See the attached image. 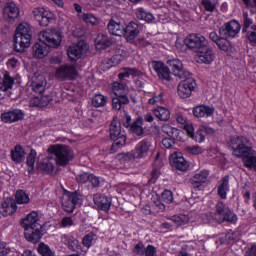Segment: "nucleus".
<instances>
[{
  "label": "nucleus",
  "mask_w": 256,
  "mask_h": 256,
  "mask_svg": "<svg viewBox=\"0 0 256 256\" xmlns=\"http://www.w3.org/2000/svg\"><path fill=\"white\" fill-rule=\"evenodd\" d=\"M228 145L233 155L242 160L244 167L256 173V151L249 146V139L245 136H232Z\"/></svg>",
  "instance_id": "nucleus-1"
},
{
  "label": "nucleus",
  "mask_w": 256,
  "mask_h": 256,
  "mask_svg": "<svg viewBox=\"0 0 256 256\" xmlns=\"http://www.w3.org/2000/svg\"><path fill=\"white\" fill-rule=\"evenodd\" d=\"M63 41V34L57 29H48L40 33V42L32 47V55L35 59H44L51 52V49H59Z\"/></svg>",
  "instance_id": "nucleus-2"
},
{
  "label": "nucleus",
  "mask_w": 256,
  "mask_h": 256,
  "mask_svg": "<svg viewBox=\"0 0 256 256\" xmlns=\"http://www.w3.org/2000/svg\"><path fill=\"white\" fill-rule=\"evenodd\" d=\"M241 33V23L233 19L224 23L217 32L213 31L209 34V39L217 45L221 51H229V41L235 39Z\"/></svg>",
  "instance_id": "nucleus-3"
},
{
  "label": "nucleus",
  "mask_w": 256,
  "mask_h": 256,
  "mask_svg": "<svg viewBox=\"0 0 256 256\" xmlns=\"http://www.w3.org/2000/svg\"><path fill=\"white\" fill-rule=\"evenodd\" d=\"M20 226L24 229V237L29 243H39L43 238V225L39 224V213L30 212L20 221Z\"/></svg>",
  "instance_id": "nucleus-4"
},
{
  "label": "nucleus",
  "mask_w": 256,
  "mask_h": 256,
  "mask_svg": "<svg viewBox=\"0 0 256 256\" xmlns=\"http://www.w3.org/2000/svg\"><path fill=\"white\" fill-rule=\"evenodd\" d=\"M33 39V32L31 26L27 22L19 24L14 35V49L17 53H23L25 49L31 47V40Z\"/></svg>",
  "instance_id": "nucleus-5"
},
{
  "label": "nucleus",
  "mask_w": 256,
  "mask_h": 256,
  "mask_svg": "<svg viewBox=\"0 0 256 256\" xmlns=\"http://www.w3.org/2000/svg\"><path fill=\"white\" fill-rule=\"evenodd\" d=\"M213 219L219 225H223V223H229L230 225H237L239 221V217L235 212L226 206L223 201H218L215 205Z\"/></svg>",
  "instance_id": "nucleus-6"
},
{
  "label": "nucleus",
  "mask_w": 256,
  "mask_h": 256,
  "mask_svg": "<svg viewBox=\"0 0 256 256\" xmlns=\"http://www.w3.org/2000/svg\"><path fill=\"white\" fill-rule=\"evenodd\" d=\"M84 199L85 196H83V192L80 190H64L62 198L63 211H65V213H73L77 207H81V205H83Z\"/></svg>",
  "instance_id": "nucleus-7"
},
{
  "label": "nucleus",
  "mask_w": 256,
  "mask_h": 256,
  "mask_svg": "<svg viewBox=\"0 0 256 256\" xmlns=\"http://www.w3.org/2000/svg\"><path fill=\"white\" fill-rule=\"evenodd\" d=\"M109 131L110 139L113 141L111 151H117L127 145V136L125 135V131L121 128V121H119V119L114 118L112 120Z\"/></svg>",
  "instance_id": "nucleus-8"
},
{
  "label": "nucleus",
  "mask_w": 256,
  "mask_h": 256,
  "mask_svg": "<svg viewBox=\"0 0 256 256\" xmlns=\"http://www.w3.org/2000/svg\"><path fill=\"white\" fill-rule=\"evenodd\" d=\"M49 152L54 155L58 167H67L73 159V150L64 144H55L49 148Z\"/></svg>",
  "instance_id": "nucleus-9"
},
{
  "label": "nucleus",
  "mask_w": 256,
  "mask_h": 256,
  "mask_svg": "<svg viewBox=\"0 0 256 256\" xmlns=\"http://www.w3.org/2000/svg\"><path fill=\"white\" fill-rule=\"evenodd\" d=\"M184 44L188 49L199 52L201 49H205L209 45V41L205 39V36L201 34H189L184 39Z\"/></svg>",
  "instance_id": "nucleus-10"
},
{
  "label": "nucleus",
  "mask_w": 256,
  "mask_h": 256,
  "mask_svg": "<svg viewBox=\"0 0 256 256\" xmlns=\"http://www.w3.org/2000/svg\"><path fill=\"white\" fill-rule=\"evenodd\" d=\"M195 89H197V80L191 77L186 78L178 85V95L181 99H189Z\"/></svg>",
  "instance_id": "nucleus-11"
},
{
  "label": "nucleus",
  "mask_w": 256,
  "mask_h": 256,
  "mask_svg": "<svg viewBox=\"0 0 256 256\" xmlns=\"http://www.w3.org/2000/svg\"><path fill=\"white\" fill-rule=\"evenodd\" d=\"M55 75L61 81H74L78 73L75 66L64 64L56 69Z\"/></svg>",
  "instance_id": "nucleus-12"
},
{
  "label": "nucleus",
  "mask_w": 256,
  "mask_h": 256,
  "mask_svg": "<svg viewBox=\"0 0 256 256\" xmlns=\"http://www.w3.org/2000/svg\"><path fill=\"white\" fill-rule=\"evenodd\" d=\"M85 53H87V44L85 42H78L67 49L68 58L72 63L79 61Z\"/></svg>",
  "instance_id": "nucleus-13"
},
{
  "label": "nucleus",
  "mask_w": 256,
  "mask_h": 256,
  "mask_svg": "<svg viewBox=\"0 0 256 256\" xmlns=\"http://www.w3.org/2000/svg\"><path fill=\"white\" fill-rule=\"evenodd\" d=\"M139 24L135 21L129 22L126 26H124V31L122 37L126 40L130 45H135V39L139 37Z\"/></svg>",
  "instance_id": "nucleus-14"
},
{
  "label": "nucleus",
  "mask_w": 256,
  "mask_h": 256,
  "mask_svg": "<svg viewBox=\"0 0 256 256\" xmlns=\"http://www.w3.org/2000/svg\"><path fill=\"white\" fill-rule=\"evenodd\" d=\"M0 119L2 123L11 125V123L23 121V119H25V113H23L21 109L14 108L1 113Z\"/></svg>",
  "instance_id": "nucleus-15"
},
{
  "label": "nucleus",
  "mask_w": 256,
  "mask_h": 256,
  "mask_svg": "<svg viewBox=\"0 0 256 256\" xmlns=\"http://www.w3.org/2000/svg\"><path fill=\"white\" fill-rule=\"evenodd\" d=\"M93 202L99 211H104V213H109V211H111V203H113L111 197L105 194L97 193L94 194Z\"/></svg>",
  "instance_id": "nucleus-16"
},
{
  "label": "nucleus",
  "mask_w": 256,
  "mask_h": 256,
  "mask_svg": "<svg viewBox=\"0 0 256 256\" xmlns=\"http://www.w3.org/2000/svg\"><path fill=\"white\" fill-rule=\"evenodd\" d=\"M209 177L208 170H201L194 174V176L190 179V185L195 191H203V185L207 183V179Z\"/></svg>",
  "instance_id": "nucleus-17"
},
{
  "label": "nucleus",
  "mask_w": 256,
  "mask_h": 256,
  "mask_svg": "<svg viewBox=\"0 0 256 256\" xmlns=\"http://www.w3.org/2000/svg\"><path fill=\"white\" fill-rule=\"evenodd\" d=\"M34 19L38 21L40 27H47L53 21V14L45 8H35L33 10Z\"/></svg>",
  "instance_id": "nucleus-18"
},
{
  "label": "nucleus",
  "mask_w": 256,
  "mask_h": 256,
  "mask_svg": "<svg viewBox=\"0 0 256 256\" xmlns=\"http://www.w3.org/2000/svg\"><path fill=\"white\" fill-rule=\"evenodd\" d=\"M149 149H151V140L143 139L135 146L132 157L134 159H143L149 155Z\"/></svg>",
  "instance_id": "nucleus-19"
},
{
  "label": "nucleus",
  "mask_w": 256,
  "mask_h": 256,
  "mask_svg": "<svg viewBox=\"0 0 256 256\" xmlns=\"http://www.w3.org/2000/svg\"><path fill=\"white\" fill-rule=\"evenodd\" d=\"M198 62L203 63L204 65H211L213 61H215V52L213 51V48L205 47L204 49H200L197 52Z\"/></svg>",
  "instance_id": "nucleus-20"
},
{
  "label": "nucleus",
  "mask_w": 256,
  "mask_h": 256,
  "mask_svg": "<svg viewBox=\"0 0 256 256\" xmlns=\"http://www.w3.org/2000/svg\"><path fill=\"white\" fill-rule=\"evenodd\" d=\"M95 47L98 51H104L115 45V38L105 34H98L95 41Z\"/></svg>",
  "instance_id": "nucleus-21"
},
{
  "label": "nucleus",
  "mask_w": 256,
  "mask_h": 256,
  "mask_svg": "<svg viewBox=\"0 0 256 256\" xmlns=\"http://www.w3.org/2000/svg\"><path fill=\"white\" fill-rule=\"evenodd\" d=\"M170 165L177 171H187L189 169V164H187V160H185L183 154L177 152L171 155Z\"/></svg>",
  "instance_id": "nucleus-22"
},
{
  "label": "nucleus",
  "mask_w": 256,
  "mask_h": 256,
  "mask_svg": "<svg viewBox=\"0 0 256 256\" xmlns=\"http://www.w3.org/2000/svg\"><path fill=\"white\" fill-rule=\"evenodd\" d=\"M20 13L21 10L19 9V6L13 1L7 2L3 8L4 19H8L9 21H15Z\"/></svg>",
  "instance_id": "nucleus-23"
},
{
  "label": "nucleus",
  "mask_w": 256,
  "mask_h": 256,
  "mask_svg": "<svg viewBox=\"0 0 256 256\" xmlns=\"http://www.w3.org/2000/svg\"><path fill=\"white\" fill-rule=\"evenodd\" d=\"M153 70L157 73L159 79L163 81H171V69L161 61L153 62Z\"/></svg>",
  "instance_id": "nucleus-24"
},
{
  "label": "nucleus",
  "mask_w": 256,
  "mask_h": 256,
  "mask_svg": "<svg viewBox=\"0 0 256 256\" xmlns=\"http://www.w3.org/2000/svg\"><path fill=\"white\" fill-rule=\"evenodd\" d=\"M167 64L169 65L170 70L172 71V74L175 77H179V79H185L187 72H185V69H183V62H181V60L179 59L168 60Z\"/></svg>",
  "instance_id": "nucleus-25"
},
{
  "label": "nucleus",
  "mask_w": 256,
  "mask_h": 256,
  "mask_svg": "<svg viewBox=\"0 0 256 256\" xmlns=\"http://www.w3.org/2000/svg\"><path fill=\"white\" fill-rule=\"evenodd\" d=\"M3 217H9L14 215L17 211V202L12 197H7L4 202L1 204V208Z\"/></svg>",
  "instance_id": "nucleus-26"
},
{
  "label": "nucleus",
  "mask_w": 256,
  "mask_h": 256,
  "mask_svg": "<svg viewBox=\"0 0 256 256\" xmlns=\"http://www.w3.org/2000/svg\"><path fill=\"white\" fill-rule=\"evenodd\" d=\"M110 89L116 97H129V86H127V83L123 81L113 82L110 86Z\"/></svg>",
  "instance_id": "nucleus-27"
},
{
  "label": "nucleus",
  "mask_w": 256,
  "mask_h": 256,
  "mask_svg": "<svg viewBox=\"0 0 256 256\" xmlns=\"http://www.w3.org/2000/svg\"><path fill=\"white\" fill-rule=\"evenodd\" d=\"M229 179V175H226L222 177L221 180L218 182L217 195L223 201L227 200V193H229L230 191Z\"/></svg>",
  "instance_id": "nucleus-28"
},
{
  "label": "nucleus",
  "mask_w": 256,
  "mask_h": 256,
  "mask_svg": "<svg viewBox=\"0 0 256 256\" xmlns=\"http://www.w3.org/2000/svg\"><path fill=\"white\" fill-rule=\"evenodd\" d=\"M11 160L16 165H21L23 161H25V148L21 146V144H17L14 148L10 151Z\"/></svg>",
  "instance_id": "nucleus-29"
},
{
  "label": "nucleus",
  "mask_w": 256,
  "mask_h": 256,
  "mask_svg": "<svg viewBox=\"0 0 256 256\" xmlns=\"http://www.w3.org/2000/svg\"><path fill=\"white\" fill-rule=\"evenodd\" d=\"M194 117H213L215 108L213 106L199 105L193 108Z\"/></svg>",
  "instance_id": "nucleus-30"
},
{
  "label": "nucleus",
  "mask_w": 256,
  "mask_h": 256,
  "mask_svg": "<svg viewBox=\"0 0 256 256\" xmlns=\"http://www.w3.org/2000/svg\"><path fill=\"white\" fill-rule=\"evenodd\" d=\"M108 33L110 35H115L116 37H123V31L125 29V24L117 22L111 19L107 25Z\"/></svg>",
  "instance_id": "nucleus-31"
},
{
  "label": "nucleus",
  "mask_w": 256,
  "mask_h": 256,
  "mask_svg": "<svg viewBox=\"0 0 256 256\" xmlns=\"http://www.w3.org/2000/svg\"><path fill=\"white\" fill-rule=\"evenodd\" d=\"M240 25H241L243 35H245L248 31L252 30L253 27H256L253 17H251V15H249V13L247 12L243 13L240 19Z\"/></svg>",
  "instance_id": "nucleus-32"
},
{
  "label": "nucleus",
  "mask_w": 256,
  "mask_h": 256,
  "mask_svg": "<svg viewBox=\"0 0 256 256\" xmlns=\"http://www.w3.org/2000/svg\"><path fill=\"white\" fill-rule=\"evenodd\" d=\"M38 170L43 173V175H53L55 171V165L49 158H44L37 163Z\"/></svg>",
  "instance_id": "nucleus-33"
},
{
  "label": "nucleus",
  "mask_w": 256,
  "mask_h": 256,
  "mask_svg": "<svg viewBox=\"0 0 256 256\" xmlns=\"http://www.w3.org/2000/svg\"><path fill=\"white\" fill-rule=\"evenodd\" d=\"M53 101V96L51 94H39L35 96L32 100V105L34 107H47Z\"/></svg>",
  "instance_id": "nucleus-34"
},
{
  "label": "nucleus",
  "mask_w": 256,
  "mask_h": 256,
  "mask_svg": "<svg viewBox=\"0 0 256 256\" xmlns=\"http://www.w3.org/2000/svg\"><path fill=\"white\" fill-rule=\"evenodd\" d=\"M129 131L133 135H137V137H141V135H144L145 129L143 128V117L138 116L135 121L132 122Z\"/></svg>",
  "instance_id": "nucleus-35"
},
{
  "label": "nucleus",
  "mask_w": 256,
  "mask_h": 256,
  "mask_svg": "<svg viewBox=\"0 0 256 256\" xmlns=\"http://www.w3.org/2000/svg\"><path fill=\"white\" fill-rule=\"evenodd\" d=\"M213 133H215V130H213V128H209V127L200 128L193 133V135L191 136V139L196 141V143H203L205 141V135L207 134L211 135Z\"/></svg>",
  "instance_id": "nucleus-36"
},
{
  "label": "nucleus",
  "mask_w": 256,
  "mask_h": 256,
  "mask_svg": "<svg viewBox=\"0 0 256 256\" xmlns=\"http://www.w3.org/2000/svg\"><path fill=\"white\" fill-rule=\"evenodd\" d=\"M153 115L158 119V121H169L171 119V111L169 109L158 106L152 110Z\"/></svg>",
  "instance_id": "nucleus-37"
},
{
  "label": "nucleus",
  "mask_w": 256,
  "mask_h": 256,
  "mask_svg": "<svg viewBox=\"0 0 256 256\" xmlns=\"http://www.w3.org/2000/svg\"><path fill=\"white\" fill-rule=\"evenodd\" d=\"M45 87H47V80L43 76H39L32 82V91L38 95L45 93Z\"/></svg>",
  "instance_id": "nucleus-38"
},
{
  "label": "nucleus",
  "mask_w": 256,
  "mask_h": 256,
  "mask_svg": "<svg viewBox=\"0 0 256 256\" xmlns=\"http://www.w3.org/2000/svg\"><path fill=\"white\" fill-rule=\"evenodd\" d=\"M35 161H37V151L35 149H31L26 157V165L28 167L27 173L30 175L35 174Z\"/></svg>",
  "instance_id": "nucleus-39"
},
{
  "label": "nucleus",
  "mask_w": 256,
  "mask_h": 256,
  "mask_svg": "<svg viewBox=\"0 0 256 256\" xmlns=\"http://www.w3.org/2000/svg\"><path fill=\"white\" fill-rule=\"evenodd\" d=\"M14 197L16 205H29L31 203V198L25 190H17Z\"/></svg>",
  "instance_id": "nucleus-40"
},
{
  "label": "nucleus",
  "mask_w": 256,
  "mask_h": 256,
  "mask_svg": "<svg viewBox=\"0 0 256 256\" xmlns=\"http://www.w3.org/2000/svg\"><path fill=\"white\" fill-rule=\"evenodd\" d=\"M135 15L137 19H139L140 21H145L146 23H151L155 20V16H153L151 12L145 10V8L140 7L136 9Z\"/></svg>",
  "instance_id": "nucleus-41"
},
{
  "label": "nucleus",
  "mask_w": 256,
  "mask_h": 256,
  "mask_svg": "<svg viewBox=\"0 0 256 256\" xmlns=\"http://www.w3.org/2000/svg\"><path fill=\"white\" fill-rule=\"evenodd\" d=\"M123 105H129V97L116 96L112 98V108L115 111H121Z\"/></svg>",
  "instance_id": "nucleus-42"
},
{
  "label": "nucleus",
  "mask_w": 256,
  "mask_h": 256,
  "mask_svg": "<svg viewBox=\"0 0 256 256\" xmlns=\"http://www.w3.org/2000/svg\"><path fill=\"white\" fill-rule=\"evenodd\" d=\"M64 244L67 245L68 249L71 251L79 249V240L71 234L64 235Z\"/></svg>",
  "instance_id": "nucleus-43"
},
{
  "label": "nucleus",
  "mask_w": 256,
  "mask_h": 256,
  "mask_svg": "<svg viewBox=\"0 0 256 256\" xmlns=\"http://www.w3.org/2000/svg\"><path fill=\"white\" fill-rule=\"evenodd\" d=\"M162 133H165L168 137H172V139H177V137H179V129L170 124H164L162 126Z\"/></svg>",
  "instance_id": "nucleus-44"
},
{
  "label": "nucleus",
  "mask_w": 256,
  "mask_h": 256,
  "mask_svg": "<svg viewBox=\"0 0 256 256\" xmlns=\"http://www.w3.org/2000/svg\"><path fill=\"white\" fill-rule=\"evenodd\" d=\"M37 251L39 253V255L41 256H55V252H53V250H51V247H49V245L41 242L38 245Z\"/></svg>",
  "instance_id": "nucleus-45"
},
{
  "label": "nucleus",
  "mask_w": 256,
  "mask_h": 256,
  "mask_svg": "<svg viewBox=\"0 0 256 256\" xmlns=\"http://www.w3.org/2000/svg\"><path fill=\"white\" fill-rule=\"evenodd\" d=\"M201 5L206 13H215L217 10V2L212 0H201Z\"/></svg>",
  "instance_id": "nucleus-46"
},
{
  "label": "nucleus",
  "mask_w": 256,
  "mask_h": 256,
  "mask_svg": "<svg viewBox=\"0 0 256 256\" xmlns=\"http://www.w3.org/2000/svg\"><path fill=\"white\" fill-rule=\"evenodd\" d=\"M93 107H105L107 105V97L102 94H96L92 99Z\"/></svg>",
  "instance_id": "nucleus-47"
},
{
  "label": "nucleus",
  "mask_w": 256,
  "mask_h": 256,
  "mask_svg": "<svg viewBox=\"0 0 256 256\" xmlns=\"http://www.w3.org/2000/svg\"><path fill=\"white\" fill-rule=\"evenodd\" d=\"M95 239V233L90 232L86 235H84L82 239V245L83 247H86V249H91L93 246V240Z\"/></svg>",
  "instance_id": "nucleus-48"
},
{
  "label": "nucleus",
  "mask_w": 256,
  "mask_h": 256,
  "mask_svg": "<svg viewBox=\"0 0 256 256\" xmlns=\"http://www.w3.org/2000/svg\"><path fill=\"white\" fill-rule=\"evenodd\" d=\"M160 201L162 203H166V205H170L173 201V192L171 190H164L160 196Z\"/></svg>",
  "instance_id": "nucleus-49"
},
{
  "label": "nucleus",
  "mask_w": 256,
  "mask_h": 256,
  "mask_svg": "<svg viewBox=\"0 0 256 256\" xmlns=\"http://www.w3.org/2000/svg\"><path fill=\"white\" fill-rule=\"evenodd\" d=\"M244 35L252 45H256V26H253V28Z\"/></svg>",
  "instance_id": "nucleus-50"
},
{
  "label": "nucleus",
  "mask_w": 256,
  "mask_h": 256,
  "mask_svg": "<svg viewBox=\"0 0 256 256\" xmlns=\"http://www.w3.org/2000/svg\"><path fill=\"white\" fill-rule=\"evenodd\" d=\"M82 20L84 23H90V25H96L97 24V17H95L91 13H84L82 15Z\"/></svg>",
  "instance_id": "nucleus-51"
},
{
  "label": "nucleus",
  "mask_w": 256,
  "mask_h": 256,
  "mask_svg": "<svg viewBox=\"0 0 256 256\" xmlns=\"http://www.w3.org/2000/svg\"><path fill=\"white\" fill-rule=\"evenodd\" d=\"M145 244L139 242L134 246L133 253L138 256H145Z\"/></svg>",
  "instance_id": "nucleus-52"
},
{
  "label": "nucleus",
  "mask_w": 256,
  "mask_h": 256,
  "mask_svg": "<svg viewBox=\"0 0 256 256\" xmlns=\"http://www.w3.org/2000/svg\"><path fill=\"white\" fill-rule=\"evenodd\" d=\"M91 174L84 172L81 174H78L76 176V181L77 183L81 184V185H85V183H89V177Z\"/></svg>",
  "instance_id": "nucleus-53"
},
{
  "label": "nucleus",
  "mask_w": 256,
  "mask_h": 256,
  "mask_svg": "<svg viewBox=\"0 0 256 256\" xmlns=\"http://www.w3.org/2000/svg\"><path fill=\"white\" fill-rule=\"evenodd\" d=\"M158 103H163V93L154 94V95L148 100V105H157Z\"/></svg>",
  "instance_id": "nucleus-54"
},
{
  "label": "nucleus",
  "mask_w": 256,
  "mask_h": 256,
  "mask_svg": "<svg viewBox=\"0 0 256 256\" xmlns=\"http://www.w3.org/2000/svg\"><path fill=\"white\" fill-rule=\"evenodd\" d=\"M172 221L178 226L181 227V225H185L187 223V217L185 215H178V216H173Z\"/></svg>",
  "instance_id": "nucleus-55"
},
{
  "label": "nucleus",
  "mask_w": 256,
  "mask_h": 256,
  "mask_svg": "<svg viewBox=\"0 0 256 256\" xmlns=\"http://www.w3.org/2000/svg\"><path fill=\"white\" fill-rule=\"evenodd\" d=\"M145 256H157V248L151 244H149L144 252Z\"/></svg>",
  "instance_id": "nucleus-56"
},
{
  "label": "nucleus",
  "mask_w": 256,
  "mask_h": 256,
  "mask_svg": "<svg viewBox=\"0 0 256 256\" xmlns=\"http://www.w3.org/2000/svg\"><path fill=\"white\" fill-rule=\"evenodd\" d=\"M162 145L165 147V149H171L173 145H175V138L170 137V138H164L162 140Z\"/></svg>",
  "instance_id": "nucleus-57"
},
{
  "label": "nucleus",
  "mask_w": 256,
  "mask_h": 256,
  "mask_svg": "<svg viewBox=\"0 0 256 256\" xmlns=\"http://www.w3.org/2000/svg\"><path fill=\"white\" fill-rule=\"evenodd\" d=\"M88 183H91L92 187L94 188L99 187V185H101L99 177L95 176V174H90Z\"/></svg>",
  "instance_id": "nucleus-58"
},
{
  "label": "nucleus",
  "mask_w": 256,
  "mask_h": 256,
  "mask_svg": "<svg viewBox=\"0 0 256 256\" xmlns=\"http://www.w3.org/2000/svg\"><path fill=\"white\" fill-rule=\"evenodd\" d=\"M188 153H191L192 155H201L203 153V150L199 146H190L187 147Z\"/></svg>",
  "instance_id": "nucleus-59"
},
{
  "label": "nucleus",
  "mask_w": 256,
  "mask_h": 256,
  "mask_svg": "<svg viewBox=\"0 0 256 256\" xmlns=\"http://www.w3.org/2000/svg\"><path fill=\"white\" fill-rule=\"evenodd\" d=\"M11 253V248L7 247V244L0 243V256H7Z\"/></svg>",
  "instance_id": "nucleus-60"
},
{
  "label": "nucleus",
  "mask_w": 256,
  "mask_h": 256,
  "mask_svg": "<svg viewBox=\"0 0 256 256\" xmlns=\"http://www.w3.org/2000/svg\"><path fill=\"white\" fill-rule=\"evenodd\" d=\"M126 69L128 70V75L130 77H141V75H143V72H141L137 68H126Z\"/></svg>",
  "instance_id": "nucleus-61"
},
{
  "label": "nucleus",
  "mask_w": 256,
  "mask_h": 256,
  "mask_svg": "<svg viewBox=\"0 0 256 256\" xmlns=\"http://www.w3.org/2000/svg\"><path fill=\"white\" fill-rule=\"evenodd\" d=\"M73 225V218L64 217L61 220V227H71Z\"/></svg>",
  "instance_id": "nucleus-62"
},
{
  "label": "nucleus",
  "mask_w": 256,
  "mask_h": 256,
  "mask_svg": "<svg viewBox=\"0 0 256 256\" xmlns=\"http://www.w3.org/2000/svg\"><path fill=\"white\" fill-rule=\"evenodd\" d=\"M154 114L147 113L142 116L143 123H154L155 122V116Z\"/></svg>",
  "instance_id": "nucleus-63"
},
{
  "label": "nucleus",
  "mask_w": 256,
  "mask_h": 256,
  "mask_svg": "<svg viewBox=\"0 0 256 256\" xmlns=\"http://www.w3.org/2000/svg\"><path fill=\"white\" fill-rule=\"evenodd\" d=\"M244 256H256V243H251Z\"/></svg>",
  "instance_id": "nucleus-64"
}]
</instances>
